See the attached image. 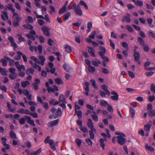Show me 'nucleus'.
<instances>
[{
	"instance_id": "obj_13",
	"label": "nucleus",
	"mask_w": 155,
	"mask_h": 155,
	"mask_svg": "<svg viewBox=\"0 0 155 155\" xmlns=\"http://www.w3.org/2000/svg\"><path fill=\"white\" fill-rule=\"evenodd\" d=\"M98 54L100 55L101 57L103 59L104 61H108V58L107 57L105 56L104 54L102 53V52H99Z\"/></svg>"
},
{
	"instance_id": "obj_18",
	"label": "nucleus",
	"mask_w": 155,
	"mask_h": 155,
	"mask_svg": "<svg viewBox=\"0 0 155 155\" xmlns=\"http://www.w3.org/2000/svg\"><path fill=\"white\" fill-rule=\"evenodd\" d=\"M17 55L14 57V58L17 60H19L21 58V56L23 55V54L21 52H17Z\"/></svg>"
},
{
	"instance_id": "obj_35",
	"label": "nucleus",
	"mask_w": 155,
	"mask_h": 155,
	"mask_svg": "<svg viewBox=\"0 0 155 155\" xmlns=\"http://www.w3.org/2000/svg\"><path fill=\"white\" fill-rule=\"evenodd\" d=\"M71 15V13L70 12H68L67 13L65 14L64 15V21H66L67 19H68L70 16Z\"/></svg>"
},
{
	"instance_id": "obj_9",
	"label": "nucleus",
	"mask_w": 155,
	"mask_h": 155,
	"mask_svg": "<svg viewBox=\"0 0 155 155\" xmlns=\"http://www.w3.org/2000/svg\"><path fill=\"white\" fill-rule=\"evenodd\" d=\"M39 62L38 64L43 66L44 64V62L45 61V57L43 55H40L38 56Z\"/></svg>"
},
{
	"instance_id": "obj_33",
	"label": "nucleus",
	"mask_w": 155,
	"mask_h": 155,
	"mask_svg": "<svg viewBox=\"0 0 155 155\" xmlns=\"http://www.w3.org/2000/svg\"><path fill=\"white\" fill-rule=\"evenodd\" d=\"M8 9L12 11V12L14 13L15 12V10L13 8L12 5V4H9L7 6Z\"/></svg>"
},
{
	"instance_id": "obj_12",
	"label": "nucleus",
	"mask_w": 155,
	"mask_h": 155,
	"mask_svg": "<svg viewBox=\"0 0 155 155\" xmlns=\"http://www.w3.org/2000/svg\"><path fill=\"white\" fill-rule=\"evenodd\" d=\"M134 54V60L136 61H139L140 59V55L139 53L137 51H135Z\"/></svg>"
},
{
	"instance_id": "obj_7",
	"label": "nucleus",
	"mask_w": 155,
	"mask_h": 155,
	"mask_svg": "<svg viewBox=\"0 0 155 155\" xmlns=\"http://www.w3.org/2000/svg\"><path fill=\"white\" fill-rule=\"evenodd\" d=\"M41 30L45 35L47 36H49L50 35L49 30L46 26H43L41 28Z\"/></svg>"
},
{
	"instance_id": "obj_38",
	"label": "nucleus",
	"mask_w": 155,
	"mask_h": 155,
	"mask_svg": "<svg viewBox=\"0 0 155 155\" xmlns=\"http://www.w3.org/2000/svg\"><path fill=\"white\" fill-rule=\"evenodd\" d=\"M100 104L101 105L103 106H105L107 105V106L109 104L106 101L103 100L100 101Z\"/></svg>"
},
{
	"instance_id": "obj_61",
	"label": "nucleus",
	"mask_w": 155,
	"mask_h": 155,
	"mask_svg": "<svg viewBox=\"0 0 155 155\" xmlns=\"http://www.w3.org/2000/svg\"><path fill=\"white\" fill-rule=\"evenodd\" d=\"M150 127L151 126L146 124L144 126V130L146 131H150Z\"/></svg>"
},
{
	"instance_id": "obj_48",
	"label": "nucleus",
	"mask_w": 155,
	"mask_h": 155,
	"mask_svg": "<svg viewBox=\"0 0 155 155\" xmlns=\"http://www.w3.org/2000/svg\"><path fill=\"white\" fill-rule=\"evenodd\" d=\"M85 141L89 145L92 146L93 144V142L89 138H86L85 139Z\"/></svg>"
},
{
	"instance_id": "obj_44",
	"label": "nucleus",
	"mask_w": 155,
	"mask_h": 155,
	"mask_svg": "<svg viewBox=\"0 0 155 155\" xmlns=\"http://www.w3.org/2000/svg\"><path fill=\"white\" fill-rule=\"evenodd\" d=\"M143 2L141 1H138L135 2V5L137 6L141 7L143 5Z\"/></svg>"
},
{
	"instance_id": "obj_58",
	"label": "nucleus",
	"mask_w": 155,
	"mask_h": 155,
	"mask_svg": "<svg viewBox=\"0 0 155 155\" xmlns=\"http://www.w3.org/2000/svg\"><path fill=\"white\" fill-rule=\"evenodd\" d=\"M150 90L155 94V85L153 83H152L151 84Z\"/></svg>"
},
{
	"instance_id": "obj_4",
	"label": "nucleus",
	"mask_w": 155,
	"mask_h": 155,
	"mask_svg": "<svg viewBox=\"0 0 155 155\" xmlns=\"http://www.w3.org/2000/svg\"><path fill=\"white\" fill-rule=\"evenodd\" d=\"M111 94L114 96L110 97L111 99L113 101H117L119 99V95L117 93L114 91H113L111 92Z\"/></svg>"
},
{
	"instance_id": "obj_19",
	"label": "nucleus",
	"mask_w": 155,
	"mask_h": 155,
	"mask_svg": "<svg viewBox=\"0 0 155 155\" xmlns=\"http://www.w3.org/2000/svg\"><path fill=\"white\" fill-rule=\"evenodd\" d=\"M92 27V22L91 21H89L87 24V32L88 33L90 31L91 28Z\"/></svg>"
},
{
	"instance_id": "obj_29",
	"label": "nucleus",
	"mask_w": 155,
	"mask_h": 155,
	"mask_svg": "<svg viewBox=\"0 0 155 155\" xmlns=\"http://www.w3.org/2000/svg\"><path fill=\"white\" fill-rule=\"evenodd\" d=\"M122 21H125L127 22L130 23V22L131 20L129 17L125 16L124 17V18L122 19Z\"/></svg>"
},
{
	"instance_id": "obj_56",
	"label": "nucleus",
	"mask_w": 155,
	"mask_h": 155,
	"mask_svg": "<svg viewBox=\"0 0 155 155\" xmlns=\"http://www.w3.org/2000/svg\"><path fill=\"white\" fill-rule=\"evenodd\" d=\"M107 107V110L110 112L113 113L114 110L112 106L109 104H108Z\"/></svg>"
},
{
	"instance_id": "obj_20",
	"label": "nucleus",
	"mask_w": 155,
	"mask_h": 155,
	"mask_svg": "<svg viewBox=\"0 0 155 155\" xmlns=\"http://www.w3.org/2000/svg\"><path fill=\"white\" fill-rule=\"evenodd\" d=\"M148 115L150 117H155V111L154 110H150L147 112Z\"/></svg>"
},
{
	"instance_id": "obj_23",
	"label": "nucleus",
	"mask_w": 155,
	"mask_h": 155,
	"mask_svg": "<svg viewBox=\"0 0 155 155\" xmlns=\"http://www.w3.org/2000/svg\"><path fill=\"white\" fill-rule=\"evenodd\" d=\"M66 11V8L63 6L61 8L59 9L58 11V13L59 14L61 15L64 13Z\"/></svg>"
},
{
	"instance_id": "obj_59",
	"label": "nucleus",
	"mask_w": 155,
	"mask_h": 155,
	"mask_svg": "<svg viewBox=\"0 0 155 155\" xmlns=\"http://www.w3.org/2000/svg\"><path fill=\"white\" fill-rule=\"evenodd\" d=\"M122 46L126 48L127 49V50L128 51V45L127 43L125 42H122Z\"/></svg>"
},
{
	"instance_id": "obj_49",
	"label": "nucleus",
	"mask_w": 155,
	"mask_h": 155,
	"mask_svg": "<svg viewBox=\"0 0 155 155\" xmlns=\"http://www.w3.org/2000/svg\"><path fill=\"white\" fill-rule=\"evenodd\" d=\"M55 81L56 83L58 84H60L63 83L61 79L59 78H58L55 79Z\"/></svg>"
},
{
	"instance_id": "obj_17",
	"label": "nucleus",
	"mask_w": 155,
	"mask_h": 155,
	"mask_svg": "<svg viewBox=\"0 0 155 155\" xmlns=\"http://www.w3.org/2000/svg\"><path fill=\"white\" fill-rule=\"evenodd\" d=\"M13 14L12 16L13 18H14V17H15V20H18L19 21H21V18L19 16L18 14L15 12L13 13Z\"/></svg>"
},
{
	"instance_id": "obj_24",
	"label": "nucleus",
	"mask_w": 155,
	"mask_h": 155,
	"mask_svg": "<svg viewBox=\"0 0 155 155\" xmlns=\"http://www.w3.org/2000/svg\"><path fill=\"white\" fill-rule=\"evenodd\" d=\"M65 51L69 53L71 52L72 49L70 46L68 45H65Z\"/></svg>"
},
{
	"instance_id": "obj_52",
	"label": "nucleus",
	"mask_w": 155,
	"mask_h": 155,
	"mask_svg": "<svg viewBox=\"0 0 155 155\" xmlns=\"http://www.w3.org/2000/svg\"><path fill=\"white\" fill-rule=\"evenodd\" d=\"M0 62L2 63V65L3 66H6L7 65V61L4 59H1Z\"/></svg>"
},
{
	"instance_id": "obj_14",
	"label": "nucleus",
	"mask_w": 155,
	"mask_h": 155,
	"mask_svg": "<svg viewBox=\"0 0 155 155\" xmlns=\"http://www.w3.org/2000/svg\"><path fill=\"white\" fill-rule=\"evenodd\" d=\"M49 143L50 146L51 148V149L53 151L55 150L56 149L55 147V146L54 144V142L53 140H50Z\"/></svg>"
},
{
	"instance_id": "obj_2",
	"label": "nucleus",
	"mask_w": 155,
	"mask_h": 155,
	"mask_svg": "<svg viewBox=\"0 0 155 155\" xmlns=\"http://www.w3.org/2000/svg\"><path fill=\"white\" fill-rule=\"evenodd\" d=\"M123 136H117L116 137L117 141L118 143L120 145H123L124 144L126 141L125 138H124Z\"/></svg>"
},
{
	"instance_id": "obj_22",
	"label": "nucleus",
	"mask_w": 155,
	"mask_h": 155,
	"mask_svg": "<svg viewBox=\"0 0 155 155\" xmlns=\"http://www.w3.org/2000/svg\"><path fill=\"white\" fill-rule=\"evenodd\" d=\"M145 147L146 149L150 151H153L154 149L151 146H149L147 143L145 144Z\"/></svg>"
},
{
	"instance_id": "obj_3",
	"label": "nucleus",
	"mask_w": 155,
	"mask_h": 155,
	"mask_svg": "<svg viewBox=\"0 0 155 155\" xmlns=\"http://www.w3.org/2000/svg\"><path fill=\"white\" fill-rule=\"evenodd\" d=\"M87 125L88 127L90 128L91 130H93L94 132H96V130L94 127L93 124L91 119H89L88 120Z\"/></svg>"
},
{
	"instance_id": "obj_42",
	"label": "nucleus",
	"mask_w": 155,
	"mask_h": 155,
	"mask_svg": "<svg viewBox=\"0 0 155 155\" xmlns=\"http://www.w3.org/2000/svg\"><path fill=\"white\" fill-rule=\"evenodd\" d=\"M138 42L140 43V44L141 45H142L143 46V45H144V42L143 40V39L141 37H139L138 38Z\"/></svg>"
},
{
	"instance_id": "obj_32",
	"label": "nucleus",
	"mask_w": 155,
	"mask_h": 155,
	"mask_svg": "<svg viewBox=\"0 0 155 155\" xmlns=\"http://www.w3.org/2000/svg\"><path fill=\"white\" fill-rule=\"evenodd\" d=\"M30 83L28 81H23L21 82V86L23 87H25L28 85H29Z\"/></svg>"
},
{
	"instance_id": "obj_6",
	"label": "nucleus",
	"mask_w": 155,
	"mask_h": 155,
	"mask_svg": "<svg viewBox=\"0 0 155 155\" xmlns=\"http://www.w3.org/2000/svg\"><path fill=\"white\" fill-rule=\"evenodd\" d=\"M59 120L57 119L54 120L50 122L47 124L48 126L49 127H51L56 125L59 122Z\"/></svg>"
},
{
	"instance_id": "obj_25",
	"label": "nucleus",
	"mask_w": 155,
	"mask_h": 155,
	"mask_svg": "<svg viewBox=\"0 0 155 155\" xmlns=\"http://www.w3.org/2000/svg\"><path fill=\"white\" fill-rule=\"evenodd\" d=\"M63 67L64 70L67 72H69L71 69L69 65L66 64H64L63 65Z\"/></svg>"
},
{
	"instance_id": "obj_46",
	"label": "nucleus",
	"mask_w": 155,
	"mask_h": 155,
	"mask_svg": "<svg viewBox=\"0 0 155 155\" xmlns=\"http://www.w3.org/2000/svg\"><path fill=\"white\" fill-rule=\"evenodd\" d=\"M20 21L14 19L13 21V24L14 27H16L19 25V22Z\"/></svg>"
},
{
	"instance_id": "obj_5",
	"label": "nucleus",
	"mask_w": 155,
	"mask_h": 155,
	"mask_svg": "<svg viewBox=\"0 0 155 155\" xmlns=\"http://www.w3.org/2000/svg\"><path fill=\"white\" fill-rule=\"evenodd\" d=\"M25 151L27 153L28 155H37L40 153L41 150V149L40 148L35 152L34 151L30 152L28 150H26Z\"/></svg>"
},
{
	"instance_id": "obj_37",
	"label": "nucleus",
	"mask_w": 155,
	"mask_h": 155,
	"mask_svg": "<svg viewBox=\"0 0 155 155\" xmlns=\"http://www.w3.org/2000/svg\"><path fill=\"white\" fill-rule=\"evenodd\" d=\"M34 70L32 68H29L26 71V73L27 74H33L34 72Z\"/></svg>"
},
{
	"instance_id": "obj_16",
	"label": "nucleus",
	"mask_w": 155,
	"mask_h": 155,
	"mask_svg": "<svg viewBox=\"0 0 155 155\" xmlns=\"http://www.w3.org/2000/svg\"><path fill=\"white\" fill-rule=\"evenodd\" d=\"M59 100L60 102H63L65 104L67 103V102L65 98L64 97L63 94L61 95L60 96Z\"/></svg>"
},
{
	"instance_id": "obj_11",
	"label": "nucleus",
	"mask_w": 155,
	"mask_h": 155,
	"mask_svg": "<svg viewBox=\"0 0 155 155\" xmlns=\"http://www.w3.org/2000/svg\"><path fill=\"white\" fill-rule=\"evenodd\" d=\"M88 52L90 55L93 57H95V51L94 49L92 47H88Z\"/></svg>"
},
{
	"instance_id": "obj_26",
	"label": "nucleus",
	"mask_w": 155,
	"mask_h": 155,
	"mask_svg": "<svg viewBox=\"0 0 155 155\" xmlns=\"http://www.w3.org/2000/svg\"><path fill=\"white\" fill-rule=\"evenodd\" d=\"M23 27L26 29L31 30L33 29V26L31 25L28 24L24 25L23 26Z\"/></svg>"
},
{
	"instance_id": "obj_45",
	"label": "nucleus",
	"mask_w": 155,
	"mask_h": 155,
	"mask_svg": "<svg viewBox=\"0 0 155 155\" xmlns=\"http://www.w3.org/2000/svg\"><path fill=\"white\" fill-rule=\"evenodd\" d=\"M88 70L91 73L94 72L95 71V68L90 65L88 66Z\"/></svg>"
},
{
	"instance_id": "obj_64",
	"label": "nucleus",
	"mask_w": 155,
	"mask_h": 155,
	"mask_svg": "<svg viewBox=\"0 0 155 155\" xmlns=\"http://www.w3.org/2000/svg\"><path fill=\"white\" fill-rule=\"evenodd\" d=\"M92 35L89 36V38L92 39H94L95 38V36L96 34V32L95 31H93L92 33Z\"/></svg>"
},
{
	"instance_id": "obj_43",
	"label": "nucleus",
	"mask_w": 155,
	"mask_h": 155,
	"mask_svg": "<svg viewBox=\"0 0 155 155\" xmlns=\"http://www.w3.org/2000/svg\"><path fill=\"white\" fill-rule=\"evenodd\" d=\"M81 5H83L86 9H88V7L86 3L84 2L83 1H81L79 3Z\"/></svg>"
},
{
	"instance_id": "obj_10",
	"label": "nucleus",
	"mask_w": 155,
	"mask_h": 155,
	"mask_svg": "<svg viewBox=\"0 0 155 155\" xmlns=\"http://www.w3.org/2000/svg\"><path fill=\"white\" fill-rule=\"evenodd\" d=\"M62 114V111L60 108H58L55 114H53V116H54V118H57L59 116H61Z\"/></svg>"
},
{
	"instance_id": "obj_1",
	"label": "nucleus",
	"mask_w": 155,
	"mask_h": 155,
	"mask_svg": "<svg viewBox=\"0 0 155 155\" xmlns=\"http://www.w3.org/2000/svg\"><path fill=\"white\" fill-rule=\"evenodd\" d=\"M72 10L74 9V12L76 14L79 16L82 15V12L79 5H77L75 2L74 3L73 7L70 8Z\"/></svg>"
},
{
	"instance_id": "obj_28",
	"label": "nucleus",
	"mask_w": 155,
	"mask_h": 155,
	"mask_svg": "<svg viewBox=\"0 0 155 155\" xmlns=\"http://www.w3.org/2000/svg\"><path fill=\"white\" fill-rule=\"evenodd\" d=\"M92 63L93 64L96 66H98L101 63V61L97 59H96L95 61H92Z\"/></svg>"
},
{
	"instance_id": "obj_15",
	"label": "nucleus",
	"mask_w": 155,
	"mask_h": 155,
	"mask_svg": "<svg viewBox=\"0 0 155 155\" xmlns=\"http://www.w3.org/2000/svg\"><path fill=\"white\" fill-rule=\"evenodd\" d=\"M2 13L3 14L1 15V17L4 20H6L5 18L4 17H5L6 19L7 20L8 19V14L7 12L5 11H4L2 12Z\"/></svg>"
},
{
	"instance_id": "obj_60",
	"label": "nucleus",
	"mask_w": 155,
	"mask_h": 155,
	"mask_svg": "<svg viewBox=\"0 0 155 155\" xmlns=\"http://www.w3.org/2000/svg\"><path fill=\"white\" fill-rule=\"evenodd\" d=\"M38 39L41 43H43L45 42V40L44 38L42 36H39L38 37Z\"/></svg>"
},
{
	"instance_id": "obj_34",
	"label": "nucleus",
	"mask_w": 155,
	"mask_h": 155,
	"mask_svg": "<svg viewBox=\"0 0 155 155\" xmlns=\"http://www.w3.org/2000/svg\"><path fill=\"white\" fill-rule=\"evenodd\" d=\"M100 142L101 143V146L103 148V150H104V147L105 146V145L104 144L103 139H100Z\"/></svg>"
},
{
	"instance_id": "obj_40",
	"label": "nucleus",
	"mask_w": 155,
	"mask_h": 155,
	"mask_svg": "<svg viewBox=\"0 0 155 155\" xmlns=\"http://www.w3.org/2000/svg\"><path fill=\"white\" fill-rule=\"evenodd\" d=\"M26 119L25 117H22L19 120V122L21 125L24 124L26 122Z\"/></svg>"
},
{
	"instance_id": "obj_36",
	"label": "nucleus",
	"mask_w": 155,
	"mask_h": 155,
	"mask_svg": "<svg viewBox=\"0 0 155 155\" xmlns=\"http://www.w3.org/2000/svg\"><path fill=\"white\" fill-rule=\"evenodd\" d=\"M15 65L16 67L18 69V71L20 72L21 71V66L19 64V62L18 61L15 62Z\"/></svg>"
},
{
	"instance_id": "obj_30",
	"label": "nucleus",
	"mask_w": 155,
	"mask_h": 155,
	"mask_svg": "<svg viewBox=\"0 0 155 155\" xmlns=\"http://www.w3.org/2000/svg\"><path fill=\"white\" fill-rule=\"evenodd\" d=\"M7 71L5 68H3L0 67V72L4 75H7Z\"/></svg>"
},
{
	"instance_id": "obj_62",
	"label": "nucleus",
	"mask_w": 155,
	"mask_h": 155,
	"mask_svg": "<svg viewBox=\"0 0 155 155\" xmlns=\"http://www.w3.org/2000/svg\"><path fill=\"white\" fill-rule=\"evenodd\" d=\"M148 34L149 36L153 38H155V33H153L150 31L148 32Z\"/></svg>"
},
{
	"instance_id": "obj_51",
	"label": "nucleus",
	"mask_w": 155,
	"mask_h": 155,
	"mask_svg": "<svg viewBox=\"0 0 155 155\" xmlns=\"http://www.w3.org/2000/svg\"><path fill=\"white\" fill-rule=\"evenodd\" d=\"M80 129L84 133H86L88 131L87 128L84 126H81L80 128Z\"/></svg>"
},
{
	"instance_id": "obj_47",
	"label": "nucleus",
	"mask_w": 155,
	"mask_h": 155,
	"mask_svg": "<svg viewBox=\"0 0 155 155\" xmlns=\"http://www.w3.org/2000/svg\"><path fill=\"white\" fill-rule=\"evenodd\" d=\"M115 134L119 135L118 136L126 137V135L125 134L119 131H116L115 132Z\"/></svg>"
},
{
	"instance_id": "obj_50",
	"label": "nucleus",
	"mask_w": 155,
	"mask_h": 155,
	"mask_svg": "<svg viewBox=\"0 0 155 155\" xmlns=\"http://www.w3.org/2000/svg\"><path fill=\"white\" fill-rule=\"evenodd\" d=\"M130 113L131 114V117H134L135 113V111L134 109L131 107L130 108Z\"/></svg>"
},
{
	"instance_id": "obj_21",
	"label": "nucleus",
	"mask_w": 155,
	"mask_h": 155,
	"mask_svg": "<svg viewBox=\"0 0 155 155\" xmlns=\"http://www.w3.org/2000/svg\"><path fill=\"white\" fill-rule=\"evenodd\" d=\"M10 137L12 139H16L17 138L16 134L12 130L11 131L10 134Z\"/></svg>"
},
{
	"instance_id": "obj_41",
	"label": "nucleus",
	"mask_w": 155,
	"mask_h": 155,
	"mask_svg": "<svg viewBox=\"0 0 155 155\" xmlns=\"http://www.w3.org/2000/svg\"><path fill=\"white\" fill-rule=\"evenodd\" d=\"M49 8L51 9V10L49 11V12L51 13L52 14L53 13H55L56 12V11L55 10V9L54 7H53L52 5H50L49 6Z\"/></svg>"
},
{
	"instance_id": "obj_54",
	"label": "nucleus",
	"mask_w": 155,
	"mask_h": 155,
	"mask_svg": "<svg viewBox=\"0 0 155 155\" xmlns=\"http://www.w3.org/2000/svg\"><path fill=\"white\" fill-rule=\"evenodd\" d=\"M37 49L38 51H39V54H42V46L41 45H38L37 47Z\"/></svg>"
},
{
	"instance_id": "obj_8",
	"label": "nucleus",
	"mask_w": 155,
	"mask_h": 155,
	"mask_svg": "<svg viewBox=\"0 0 155 155\" xmlns=\"http://www.w3.org/2000/svg\"><path fill=\"white\" fill-rule=\"evenodd\" d=\"M24 117L27 120V122L28 124L33 126H35L34 121L33 120L31 119V117H30L25 116Z\"/></svg>"
},
{
	"instance_id": "obj_31",
	"label": "nucleus",
	"mask_w": 155,
	"mask_h": 155,
	"mask_svg": "<svg viewBox=\"0 0 155 155\" xmlns=\"http://www.w3.org/2000/svg\"><path fill=\"white\" fill-rule=\"evenodd\" d=\"M17 74L16 73H12L9 75V78L12 80H14L17 78Z\"/></svg>"
},
{
	"instance_id": "obj_55",
	"label": "nucleus",
	"mask_w": 155,
	"mask_h": 155,
	"mask_svg": "<svg viewBox=\"0 0 155 155\" xmlns=\"http://www.w3.org/2000/svg\"><path fill=\"white\" fill-rule=\"evenodd\" d=\"M101 71L104 74H108L109 73V71L108 70L105 68H101Z\"/></svg>"
},
{
	"instance_id": "obj_53",
	"label": "nucleus",
	"mask_w": 155,
	"mask_h": 155,
	"mask_svg": "<svg viewBox=\"0 0 155 155\" xmlns=\"http://www.w3.org/2000/svg\"><path fill=\"white\" fill-rule=\"evenodd\" d=\"M30 59L34 61L36 63H37L38 64V63L39 62V61L38 60V58L34 56H31L30 57Z\"/></svg>"
},
{
	"instance_id": "obj_63",
	"label": "nucleus",
	"mask_w": 155,
	"mask_h": 155,
	"mask_svg": "<svg viewBox=\"0 0 155 155\" xmlns=\"http://www.w3.org/2000/svg\"><path fill=\"white\" fill-rule=\"evenodd\" d=\"M99 48L102 53L104 54L105 53L106 50L104 47L103 46H101L99 47Z\"/></svg>"
},
{
	"instance_id": "obj_27",
	"label": "nucleus",
	"mask_w": 155,
	"mask_h": 155,
	"mask_svg": "<svg viewBox=\"0 0 155 155\" xmlns=\"http://www.w3.org/2000/svg\"><path fill=\"white\" fill-rule=\"evenodd\" d=\"M75 112L74 115L77 114L78 118H81L82 117V113L81 110L77 111V110H75Z\"/></svg>"
},
{
	"instance_id": "obj_39",
	"label": "nucleus",
	"mask_w": 155,
	"mask_h": 155,
	"mask_svg": "<svg viewBox=\"0 0 155 155\" xmlns=\"http://www.w3.org/2000/svg\"><path fill=\"white\" fill-rule=\"evenodd\" d=\"M93 132L94 131L91 130H89V132L90 138L91 139H94L95 137V136Z\"/></svg>"
},
{
	"instance_id": "obj_57",
	"label": "nucleus",
	"mask_w": 155,
	"mask_h": 155,
	"mask_svg": "<svg viewBox=\"0 0 155 155\" xmlns=\"http://www.w3.org/2000/svg\"><path fill=\"white\" fill-rule=\"evenodd\" d=\"M150 63L149 62H146L144 64L145 66V70H147V69L149 68V67L150 66Z\"/></svg>"
}]
</instances>
